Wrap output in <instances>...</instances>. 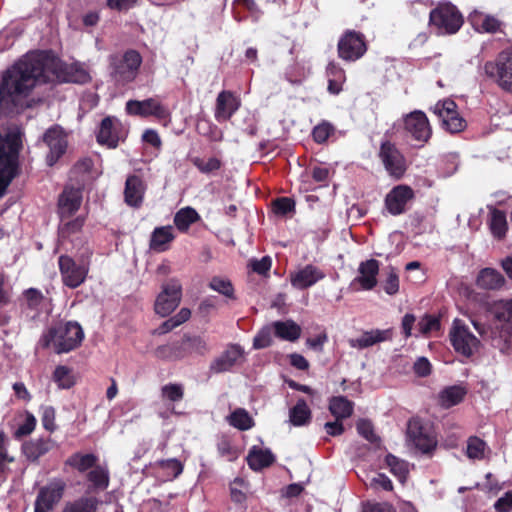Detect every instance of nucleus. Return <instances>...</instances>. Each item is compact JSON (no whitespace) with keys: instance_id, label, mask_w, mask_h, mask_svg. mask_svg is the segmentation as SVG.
Here are the masks:
<instances>
[{"instance_id":"f257e3e1","label":"nucleus","mask_w":512,"mask_h":512,"mask_svg":"<svg viewBox=\"0 0 512 512\" xmlns=\"http://www.w3.org/2000/svg\"><path fill=\"white\" fill-rule=\"evenodd\" d=\"M51 81L84 84L90 81V75L80 63L63 64L50 52H30L6 71L0 94L23 98L37 84Z\"/></svg>"},{"instance_id":"f03ea898","label":"nucleus","mask_w":512,"mask_h":512,"mask_svg":"<svg viewBox=\"0 0 512 512\" xmlns=\"http://www.w3.org/2000/svg\"><path fill=\"white\" fill-rule=\"evenodd\" d=\"M84 338L82 327L77 322L59 323L48 329L39 340L42 348L52 347L55 353H68L77 348Z\"/></svg>"},{"instance_id":"7ed1b4c3","label":"nucleus","mask_w":512,"mask_h":512,"mask_svg":"<svg viewBox=\"0 0 512 512\" xmlns=\"http://www.w3.org/2000/svg\"><path fill=\"white\" fill-rule=\"evenodd\" d=\"M497 321V335L492 338L493 345L502 353L512 351V299L495 302L491 308Z\"/></svg>"},{"instance_id":"20e7f679","label":"nucleus","mask_w":512,"mask_h":512,"mask_svg":"<svg viewBox=\"0 0 512 512\" xmlns=\"http://www.w3.org/2000/svg\"><path fill=\"white\" fill-rule=\"evenodd\" d=\"M142 57L136 50L130 49L124 53H115L109 56V73L117 84L132 82L140 68Z\"/></svg>"},{"instance_id":"39448f33","label":"nucleus","mask_w":512,"mask_h":512,"mask_svg":"<svg viewBox=\"0 0 512 512\" xmlns=\"http://www.w3.org/2000/svg\"><path fill=\"white\" fill-rule=\"evenodd\" d=\"M430 24L438 34H454L463 24V18L454 5L440 4L430 12Z\"/></svg>"},{"instance_id":"423d86ee","label":"nucleus","mask_w":512,"mask_h":512,"mask_svg":"<svg viewBox=\"0 0 512 512\" xmlns=\"http://www.w3.org/2000/svg\"><path fill=\"white\" fill-rule=\"evenodd\" d=\"M484 71L503 90L512 93V47L502 51L495 62H487Z\"/></svg>"},{"instance_id":"0eeeda50","label":"nucleus","mask_w":512,"mask_h":512,"mask_svg":"<svg viewBox=\"0 0 512 512\" xmlns=\"http://www.w3.org/2000/svg\"><path fill=\"white\" fill-rule=\"evenodd\" d=\"M182 298V286L176 279H171L164 283L158 294L154 310L161 317L170 315L180 304Z\"/></svg>"},{"instance_id":"6e6552de","label":"nucleus","mask_w":512,"mask_h":512,"mask_svg":"<svg viewBox=\"0 0 512 512\" xmlns=\"http://www.w3.org/2000/svg\"><path fill=\"white\" fill-rule=\"evenodd\" d=\"M449 336L455 351L463 356L470 357L478 349V338L460 319L454 320Z\"/></svg>"},{"instance_id":"1a4fd4ad","label":"nucleus","mask_w":512,"mask_h":512,"mask_svg":"<svg viewBox=\"0 0 512 512\" xmlns=\"http://www.w3.org/2000/svg\"><path fill=\"white\" fill-rule=\"evenodd\" d=\"M66 489L63 479L54 478L40 488L34 503V512H51L60 502Z\"/></svg>"},{"instance_id":"9d476101","label":"nucleus","mask_w":512,"mask_h":512,"mask_svg":"<svg viewBox=\"0 0 512 512\" xmlns=\"http://www.w3.org/2000/svg\"><path fill=\"white\" fill-rule=\"evenodd\" d=\"M58 264L65 286L77 288L85 281L89 270L87 264L77 263L74 259L66 255L59 257Z\"/></svg>"},{"instance_id":"9b49d317","label":"nucleus","mask_w":512,"mask_h":512,"mask_svg":"<svg viewBox=\"0 0 512 512\" xmlns=\"http://www.w3.org/2000/svg\"><path fill=\"white\" fill-rule=\"evenodd\" d=\"M364 36L355 31H347L338 42L339 57L345 61H356L366 52Z\"/></svg>"},{"instance_id":"f8f14e48","label":"nucleus","mask_w":512,"mask_h":512,"mask_svg":"<svg viewBox=\"0 0 512 512\" xmlns=\"http://www.w3.org/2000/svg\"><path fill=\"white\" fill-rule=\"evenodd\" d=\"M379 157L390 176L399 179L406 171V160L398 148L389 141L381 144Z\"/></svg>"},{"instance_id":"ddd939ff","label":"nucleus","mask_w":512,"mask_h":512,"mask_svg":"<svg viewBox=\"0 0 512 512\" xmlns=\"http://www.w3.org/2000/svg\"><path fill=\"white\" fill-rule=\"evenodd\" d=\"M456 103L451 99L438 101L433 107V112L442 121V125L451 133H457L464 129L465 120L459 116Z\"/></svg>"},{"instance_id":"4468645a","label":"nucleus","mask_w":512,"mask_h":512,"mask_svg":"<svg viewBox=\"0 0 512 512\" xmlns=\"http://www.w3.org/2000/svg\"><path fill=\"white\" fill-rule=\"evenodd\" d=\"M403 126L407 135L419 142H426L431 136L429 121L424 112L415 110L403 117Z\"/></svg>"},{"instance_id":"2eb2a0df","label":"nucleus","mask_w":512,"mask_h":512,"mask_svg":"<svg viewBox=\"0 0 512 512\" xmlns=\"http://www.w3.org/2000/svg\"><path fill=\"white\" fill-rule=\"evenodd\" d=\"M290 283L298 290L308 289L326 277L325 272L314 264L299 266L290 272Z\"/></svg>"},{"instance_id":"dca6fc26","label":"nucleus","mask_w":512,"mask_h":512,"mask_svg":"<svg viewBox=\"0 0 512 512\" xmlns=\"http://www.w3.org/2000/svg\"><path fill=\"white\" fill-rule=\"evenodd\" d=\"M379 262L375 259L363 261L358 267V276L355 277L350 287L355 290H372L377 285Z\"/></svg>"},{"instance_id":"f3484780","label":"nucleus","mask_w":512,"mask_h":512,"mask_svg":"<svg viewBox=\"0 0 512 512\" xmlns=\"http://www.w3.org/2000/svg\"><path fill=\"white\" fill-rule=\"evenodd\" d=\"M244 357L243 349L238 345H230L210 364L212 373H224L239 365Z\"/></svg>"},{"instance_id":"a211bd4d","label":"nucleus","mask_w":512,"mask_h":512,"mask_svg":"<svg viewBox=\"0 0 512 512\" xmlns=\"http://www.w3.org/2000/svg\"><path fill=\"white\" fill-rule=\"evenodd\" d=\"M126 111L130 115L141 117L164 118L167 115L166 108L155 98H148L143 101L129 100L126 103Z\"/></svg>"},{"instance_id":"6ab92c4d","label":"nucleus","mask_w":512,"mask_h":512,"mask_svg":"<svg viewBox=\"0 0 512 512\" xmlns=\"http://www.w3.org/2000/svg\"><path fill=\"white\" fill-rule=\"evenodd\" d=\"M413 197V190L405 185L394 187L385 198V206L390 214L399 215L405 211L406 204Z\"/></svg>"},{"instance_id":"aec40b11","label":"nucleus","mask_w":512,"mask_h":512,"mask_svg":"<svg viewBox=\"0 0 512 512\" xmlns=\"http://www.w3.org/2000/svg\"><path fill=\"white\" fill-rule=\"evenodd\" d=\"M43 140L50 149V153L47 156L48 164L53 165L65 152L67 146L65 135L61 128L52 127L46 131Z\"/></svg>"},{"instance_id":"412c9836","label":"nucleus","mask_w":512,"mask_h":512,"mask_svg":"<svg viewBox=\"0 0 512 512\" xmlns=\"http://www.w3.org/2000/svg\"><path fill=\"white\" fill-rule=\"evenodd\" d=\"M393 331L388 329H372L364 331L359 337L350 338L348 344L351 348L365 349L377 343L385 342L392 339Z\"/></svg>"},{"instance_id":"4be33fe9","label":"nucleus","mask_w":512,"mask_h":512,"mask_svg":"<svg viewBox=\"0 0 512 512\" xmlns=\"http://www.w3.org/2000/svg\"><path fill=\"white\" fill-rule=\"evenodd\" d=\"M239 100L230 91H222L218 94L215 105V119L222 123L229 120L239 108Z\"/></svg>"},{"instance_id":"5701e85b","label":"nucleus","mask_w":512,"mask_h":512,"mask_svg":"<svg viewBox=\"0 0 512 512\" xmlns=\"http://www.w3.org/2000/svg\"><path fill=\"white\" fill-rule=\"evenodd\" d=\"M119 125L120 123L115 117L108 116L104 118L100 124V129L97 134L98 142L100 144H105L110 148H115L120 139L118 134Z\"/></svg>"},{"instance_id":"b1692460","label":"nucleus","mask_w":512,"mask_h":512,"mask_svg":"<svg viewBox=\"0 0 512 512\" xmlns=\"http://www.w3.org/2000/svg\"><path fill=\"white\" fill-rule=\"evenodd\" d=\"M427 427H424L419 421H410L408 425V433L415 446L422 452H430L436 445L434 438L423 433L428 431Z\"/></svg>"},{"instance_id":"393cba45","label":"nucleus","mask_w":512,"mask_h":512,"mask_svg":"<svg viewBox=\"0 0 512 512\" xmlns=\"http://www.w3.org/2000/svg\"><path fill=\"white\" fill-rule=\"evenodd\" d=\"M52 447L53 442L51 439L38 438L25 442L22 446V451L29 461L36 462L40 457L48 453Z\"/></svg>"},{"instance_id":"a878e982","label":"nucleus","mask_w":512,"mask_h":512,"mask_svg":"<svg viewBox=\"0 0 512 512\" xmlns=\"http://www.w3.org/2000/svg\"><path fill=\"white\" fill-rule=\"evenodd\" d=\"M144 195V184L138 176H129L125 183V202L137 207L141 204Z\"/></svg>"},{"instance_id":"bb28decb","label":"nucleus","mask_w":512,"mask_h":512,"mask_svg":"<svg viewBox=\"0 0 512 512\" xmlns=\"http://www.w3.org/2000/svg\"><path fill=\"white\" fill-rule=\"evenodd\" d=\"M44 297L41 291L35 288H29L23 292L21 298V308L27 316L34 318L43 303Z\"/></svg>"},{"instance_id":"cd10ccee","label":"nucleus","mask_w":512,"mask_h":512,"mask_svg":"<svg viewBox=\"0 0 512 512\" xmlns=\"http://www.w3.org/2000/svg\"><path fill=\"white\" fill-rule=\"evenodd\" d=\"M504 283L505 278L503 275L493 268L482 269L477 277V285L486 290L500 289Z\"/></svg>"},{"instance_id":"c85d7f7f","label":"nucleus","mask_w":512,"mask_h":512,"mask_svg":"<svg viewBox=\"0 0 512 512\" xmlns=\"http://www.w3.org/2000/svg\"><path fill=\"white\" fill-rule=\"evenodd\" d=\"M81 201L82 194L79 189L65 188L59 198V206L62 213L72 214L79 209Z\"/></svg>"},{"instance_id":"c756f323","label":"nucleus","mask_w":512,"mask_h":512,"mask_svg":"<svg viewBox=\"0 0 512 512\" xmlns=\"http://www.w3.org/2000/svg\"><path fill=\"white\" fill-rule=\"evenodd\" d=\"M469 21L478 32L494 33L500 27V22L495 17L484 15L478 11H474L469 15Z\"/></svg>"},{"instance_id":"7c9ffc66","label":"nucleus","mask_w":512,"mask_h":512,"mask_svg":"<svg viewBox=\"0 0 512 512\" xmlns=\"http://www.w3.org/2000/svg\"><path fill=\"white\" fill-rule=\"evenodd\" d=\"M97 461V456L92 453L83 454L77 452L68 457L65 464L83 473L96 466Z\"/></svg>"},{"instance_id":"2f4dec72","label":"nucleus","mask_w":512,"mask_h":512,"mask_svg":"<svg viewBox=\"0 0 512 512\" xmlns=\"http://www.w3.org/2000/svg\"><path fill=\"white\" fill-rule=\"evenodd\" d=\"M172 226L155 228L151 235L150 247L153 250L162 252L166 250V245L174 239Z\"/></svg>"},{"instance_id":"473e14b6","label":"nucleus","mask_w":512,"mask_h":512,"mask_svg":"<svg viewBox=\"0 0 512 512\" xmlns=\"http://www.w3.org/2000/svg\"><path fill=\"white\" fill-rule=\"evenodd\" d=\"M274 331L276 336L287 341H295L301 334L300 326L292 320L275 322Z\"/></svg>"},{"instance_id":"72a5a7b5","label":"nucleus","mask_w":512,"mask_h":512,"mask_svg":"<svg viewBox=\"0 0 512 512\" xmlns=\"http://www.w3.org/2000/svg\"><path fill=\"white\" fill-rule=\"evenodd\" d=\"M87 480L94 490H105L109 486V471L106 467L96 465L87 473Z\"/></svg>"},{"instance_id":"f704fd0d","label":"nucleus","mask_w":512,"mask_h":512,"mask_svg":"<svg viewBox=\"0 0 512 512\" xmlns=\"http://www.w3.org/2000/svg\"><path fill=\"white\" fill-rule=\"evenodd\" d=\"M466 394V390L461 386H450L442 390L439 394V403L444 408H450L459 404Z\"/></svg>"},{"instance_id":"c9c22d12","label":"nucleus","mask_w":512,"mask_h":512,"mask_svg":"<svg viewBox=\"0 0 512 512\" xmlns=\"http://www.w3.org/2000/svg\"><path fill=\"white\" fill-rule=\"evenodd\" d=\"M329 410L336 419H345L353 412V403L343 396L333 397L330 400Z\"/></svg>"},{"instance_id":"e433bc0d","label":"nucleus","mask_w":512,"mask_h":512,"mask_svg":"<svg viewBox=\"0 0 512 512\" xmlns=\"http://www.w3.org/2000/svg\"><path fill=\"white\" fill-rule=\"evenodd\" d=\"M199 220V214L191 207L180 209L174 217L175 226L182 232L188 230L191 224Z\"/></svg>"},{"instance_id":"4c0bfd02","label":"nucleus","mask_w":512,"mask_h":512,"mask_svg":"<svg viewBox=\"0 0 512 512\" xmlns=\"http://www.w3.org/2000/svg\"><path fill=\"white\" fill-rule=\"evenodd\" d=\"M311 418V411L305 400L300 399L296 405L290 410L289 419L294 426H302L307 424Z\"/></svg>"},{"instance_id":"58836bf2","label":"nucleus","mask_w":512,"mask_h":512,"mask_svg":"<svg viewBox=\"0 0 512 512\" xmlns=\"http://www.w3.org/2000/svg\"><path fill=\"white\" fill-rule=\"evenodd\" d=\"M98 500L94 497H81L65 505L62 512H96Z\"/></svg>"},{"instance_id":"ea45409f","label":"nucleus","mask_w":512,"mask_h":512,"mask_svg":"<svg viewBox=\"0 0 512 512\" xmlns=\"http://www.w3.org/2000/svg\"><path fill=\"white\" fill-rule=\"evenodd\" d=\"M487 444L484 440L476 436H471L467 440L466 456L471 460H482L485 458Z\"/></svg>"},{"instance_id":"a19ab883","label":"nucleus","mask_w":512,"mask_h":512,"mask_svg":"<svg viewBox=\"0 0 512 512\" xmlns=\"http://www.w3.org/2000/svg\"><path fill=\"white\" fill-rule=\"evenodd\" d=\"M385 462L390 472L397 477L401 483H404L409 472L408 463L392 454H388L385 457Z\"/></svg>"},{"instance_id":"79ce46f5","label":"nucleus","mask_w":512,"mask_h":512,"mask_svg":"<svg viewBox=\"0 0 512 512\" xmlns=\"http://www.w3.org/2000/svg\"><path fill=\"white\" fill-rule=\"evenodd\" d=\"M227 421L231 426L239 430H247L254 425L253 418L245 409L242 408L236 409L227 416Z\"/></svg>"},{"instance_id":"37998d69","label":"nucleus","mask_w":512,"mask_h":512,"mask_svg":"<svg viewBox=\"0 0 512 512\" xmlns=\"http://www.w3.org/2000/svg\"><path fill=\"white\" fill-rule=\"evenodd\" d=\"M208 286L212 290L224 295L227 298H234V288L231 281L228 278L214 276L211 278Z\"/></svg>"},{"instance_id":"c03bdc74","label":"nucleus","mask_w":512,"mask_h":512,"mask_svg":"<svg viewBox=\"0 0 512 512\" xmlns=\"http://www.w3.org/2000/svg\"><path fill=\"white\" fill-rule=\"evenodd\" d=\"M490 229L495 237L501 238L507 230L506 216L502 211L494 210L491 214Z\"/></svg>"},{"instance_id":"a18cd8bd","label":"nucleus","mask_w":512,"mask_h":512,"mask_svg":"<svg viewBox=\"0 0 512 512\" xmlns=\"http://www.w3.org/2000/svg\"><path fill=\"white\" fill-rule=\"evenodd\" d=\"M53 380L61 389H69L74 385V379L68 367L57 366L53 373Z\"/></svg>"},{"instance_id":"49530a36","label":"nucleus","mask_w":512,"mask_h":512,"mask_svg":"<svg viewBox=\"0 0 512 512\" xmlns=\"http://www.w3.org/2000/svg\"><path fill=\"white\" fill-rule=\"evenodd\" d=\"M195 167L204 174H210L220 169L221 161L216 157L200 158L195 157L192 160Z\"/></svg>"},{"instance_id":"de8ad7c7","label":"nucleus","mask_w":512,"mask_h":512,"mask_svg":"<svg viewBox=\"0 0 512 512\" xmlns=\"http://www.w3.org/2000/svg\"><path fill=\"white\" fill-rule=\"evenodd\" d=\"M154 355L156 358L164 360H176L183 357L180 347L176 344L159 346L155 349Z\"/></svg>"},{"instance_id":"09e8293b","label":"nucleus","mask_w":512,"mask_h":512,"mask_svg":"<svg viewBox=\"0 0 512 512\" xmlns=\"http://www.w3.org/2000/svg\"><path fill=\"white\" fill-rule=\"evenodd\" d=\"M182 344L185 349L193 353L204 354L208 351L206 341L200 336H185Z\"/></svg>"},{"instance_id":"8fccbe9b","label":"nucleus","mask_w":512,"mask_h":512,"mask_svg":"<svg viewBox=\"0 0 512 512\" xmlns=\"http://www.w3.org/2000/svg\"><path fill=\"white\" fill-rule=\"evenodd\" d=\"M161 395L163 399H167L172 402H178L182 400L184 396V389L181 384L169 383L161 388Z\"/></svg>"},{"instance_id":"3c124183","label":"nucleus","mask_w":512,"mask_h":512,"mask_svg":"<svg viewBox=\"0 0 512 512\" xmlns=\"http://www.w3.org/2000/svg\"><path fill=\"white\" fill-rule=\"evenodd\" d=\"M357 432L371 443H376L379 438L374 432L373 424L367 419H360L356 423Z\"/></svg>"},{"instance_id":"603ef678","label":"nucleus","mask_w":512,"mask_h":512,"mask_svg":"<svg viewBox=\"0 0 512 512\" xmlns=\"http://www.w3.org/2000/svg\"><path fill=\"white\" fill-rule=\"evenodd\" d=\"M36 426V418L31 413H26L23 421L18 425L14 436L21 438L33 432Z\"/></svg>"},{"instance_id":"864d4df0","label":"nucleus","mask_w":512,"mask_h":512,"mask_svg":"<svg viewBox=\"0 0 512 512\" xmlns=\"http://www.w3.org/2000/svg\"><path fill=\"white\" fill-rule=\"evenodd\" d=\"M334 132V127L326 121L318 124L312 131V136L315 142L321 144L326 142L329 136Z\"/></svg>"},{"instance_id":"5fc2aeb1","label":"nucleus","mask_w":512,"mask_h":512,"mask_svg":"<svg viewBox=\"0 0 512 512\" xmlns=\"http://www.w3.org/2000/svg\"><path fill=\"white\" fill-rule=\"evenodd\" d=\"M337 71L336 78H329L328 81V91L332 94H338L342 89V83L345 81V72L342 68H340L336 64L331 65V70Z\"/></svg>"},{"instance_id":"6e6d98bb","label":"nucleus","mask_w":512,"mask_h":512,"mask_svg":"<svg viewBox=\"0 0 512 512\" xmlns=\"http://www.w3.org/2000/svg\"><path fill=\"white\" fill-rule=\"evenodd\" d=\"M247 486L244 480L235 479L230 487L231 498L236 503H242L246 499Z\"/></svg>"},{"instance_id":"4d7b16f0","label":"nucleus","mask_w":512,"mask_h":512,"mask_svg":"<svg viewBox=\"0 0 512 512\" xmlns=\"http://www.w3.org/2000/svg\"><path fill=\"white\" fill-rule=\"evenodd\" d=\"M420 334L426 335L432 331L440 328L438 318L430 315H425L417 324Z\"/></svg>"},{"instance_id":"13d9d810","label":"nucleus","mask_w":512,"mask_h":512,"mask_svg":"<svg viewBox=\"0 0 512 512\" xmlns=\"http://www.w3.org/2000/svg\"><path fill=\"white\" fill-rule=\"evenodd\" d=\"M159 465L161 468L166 470L168 474L171 475L173 478L178 477L183 471L182 463L175 458L161 460L159 462Z\"/></svg>"},{"instance_id":"bf43d9fd","label":"nucleus","mask_w":512,"mask_h":512,"mask_svg":"<svg viewBox=\"0 0 512 512\" xmlns=\"http://www.w3.org/2000/svg\"><path fill=\"white\" fill-rule=\"evenodd\" d=\"M41 421H42L43 427L46 430H48L50 432L55 430V428H56V425H55V410H54L53 407L46 406V407L42 408Z\"/></svg>"},{"instance_id":"052dcab7","label":"nucleus","mask_w":512,"mask_h":512,"mask_svg":"<svg viewBox=\"0 0 512 512\" xmlns=\"http://www.w3.org/2000/svg\"><path fill=\"white\" fill-rule=\"evenodd\" d=\"M384 290L389 295H394L399 290V278L393 268H391L387 276V279L384 284Z\"/></svg>"},{"instance_id":"680f3d73","label":"nucleus","mask_w":512,"mask_h":512,"mask_svg":"<svg viewBox=\"0 0 512 512\" xmlns=\"http://www.w3.org/2000/svg\"><path fill=\"white\" fill-rule=\"evenodd\" d=\"M275 459H276V457L271 452V450H269L267 448H265V449L258 448V455H257L258 470L272 465L275 462Z\"/></svg>"},{"instance_id":"e2e57ef3","label":"nucleus","mask_w":512,"mask_h":512,"mask_svg":"<svg viewBox=\"0 0 512 512\" xmlns=\"http://www.w3.org/2000/svg\"><path fill=\"white\" fill-rule=\"evenodd\" d=\"M138 0H107V6L118 11H127L137 5Z\"/></svg>"},{"instance_id":"0e129e2a","label":"nucleus","mask_w":512,"mask_h":512,"mask_svg":"<svg viewBox=\"0 0 512 512\" xmlns=\"http://www.w3.org/2000/svg\"><path fill=\"white\" fill-rule=\"evenodd\" d=\"M413 369L418 376L425 377L431 372V364L427 358L420 357L414 363Z\"/></svg>"},{"instance_id":"69168bd1","label":"nucleus","mask_w":512,"mask_h":512,"mask_svg":"<svg viewBox=\"0 0 512 512\" xmlns=\"http://www.w3.org/2000/svg\"><path fill=\"white\" fill-rule=\"evenodd\" d=\"M494 508L498 512H509L512 509V492H506L494 504Z\"/></svg>"},{"instance_id":"338daca9","label":"nucleus","mask_w":512,"mask_h":512,"mask_svg":"<svg viewBox=\"0 0 512 512\" xmlns=\"http://www.w3.org/2000/svg\"><path fill=\"white\" fill-rule=\"evenodd\" d=\"M294 208V202L289 198H280L274 202V210L277 214H286Z\"/></svg>"},{"instance_id":"774afa93","label":"nucleus","mask_w":512,"mask_h":512,"mask_svg":"<svg viewBox=\"0 0 512 512\" xmlns=\"http://www.w3.org/2000/svg\"><path fill=\"white\" fill-rule=\"evenodd\" d=\"M370 485L375 487L379 486L386 491H391L393 489L391 480L385 474L382 473H379L375 477H373L371 479Z\"/></svg>"}]
</instances>
